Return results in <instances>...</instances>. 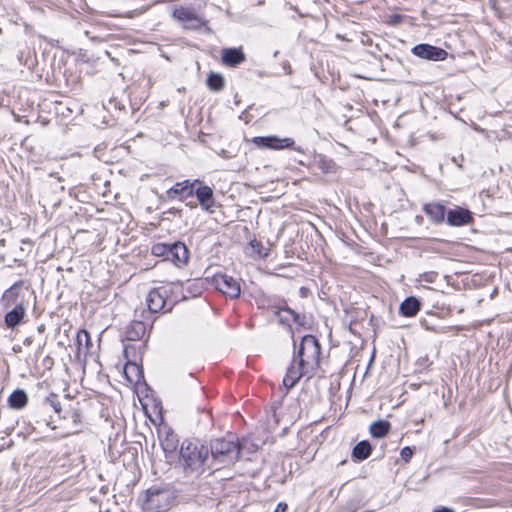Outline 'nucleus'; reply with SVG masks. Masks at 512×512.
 Returning <instances> with one entry per match:
<instances>
[{"label": "nucleus", "mask_w": 512, "mask_h": 512, "mask_svg": "<svg viewBox=\"0 0 512 512\" xmlns=\"http://www.w3.org/2000/svg\"><path fill=\"white\" fill-rule=\"evenodd\" d=\"M423 211L435 225H441L446 220L447 209L445 205L438 201L424 204Z\"/></svg>", "instance_id": "15"}, {"label": "nucleus", "mask_w": 512, "mask_h": 512, "mask_svg": "<svg viewBox=\"0 0 512 512\" xmlns=\"http://www.w3.org/2000/svg\"><path fill=\"white\" fill-rule=\"evenodd\" d=\"M2 104H3V98L0 97V107L2 106Z\"/></svg>", "instance_id": "49"}, {"label": "nucleus", "mask_w": 512, "mask_h": 512, "mask_svg": "<svg viewBox=\"0 0 512 512\" xmlns=\"http://www.w3.org/2000/svg\"><path fill=\"white\" fill-rule=\"evenodd\" d=\"M29 305L19 303L18 305H12L11 309L8 310L4 315V323L8 329L14 330L16 327L24 322L26 316V310Z\"/></svg>", "instance_id": "13"}, {"label": "nucleus", "mask_w": 512, "mask_h": 512, "mask_svg": "<svg viewBox=\"0 0 512 512\" xmlns=\"http://www.w3.org/2000/svg\"><path fill=\"white\" fill-rule=\"evenodd\" d=\"M109 104L113 105L116 109H118L120 111L125 109V106L120 104V102L117 99H111L109 101Z\"/></svg>", "instance_id": "37"}, {"label": "nucleus", "mask_w": 512, "mask_h": 512, "mask_svg": "<svg viewBox=\"0 0 512 512\" xmlns=\"http://www.w3.org/2000/svg\"><path fill=\"white\" fill-rule=\"evenodd\" d=\"M312 375L313 373L311 371L306 368L302 369L299 364L296 367L295 362L293 361L287 368L286 374L283 378V384L287 389H291L297 384L301 377L308 376V378H310Z\"/></svg>", "instance_id": "16"}, {"label": "nucleus", "mask_w": 512, "mask_h": 512, "mask_svg": "<svg viewBox=\"0 0 512 512\" xmlns=\"http://www.w3.org/2000/svg\"><path fill=\"white\" fill-rule=\"evenodd\" d=\"M474 221L473 213L461 206H455L447 210L446 222L452 227H461L472 224Z\"/></svg>", "instance_id": "11"}, {"label": "nucleus", "mask_w": 512, "mask_h": 512, "mask_svg": "<svg viewBox=\"0 0 512 512\" xmlns=\"http://www.w3.org/2000/svg\"><path fill=\"white\" fill-rule=\"evenodd\" d=\"M169 212H170V213H175V212H176V210L173 208V209H170V210H169Z\"/></svg>", "instance_id": "50"}, {"label": "nucleus", "mask_w": 512, "mask_h": 512, "mask_svg": "<svg viewBox=\"0 0 512 512\" xmlns=\"http://www.w3.org/2000/svg\"><path fill=\"white\" fill-rule=\"evenodd\" d=\"M194 195L203 211L207 213H214L216 201L214 198V191L210 186L204 184L200 180V183H197V185L194 186Z\"/></svg>", "instance_id": "9"}, {"label": "nucleus", "mask_w": 512, "mask_h": 512, "mask_svg": "<svg viewBox=\"0 0 512 512\" xmlns=\"http://www.w3.org/2000/svg\"><path fill=\"white\" fill-rule=\"evenodd\" d=\"M200 448L204 449V448H207V447L204 444H201Z\"/></svg>", "instance_id": "52"}, {"label": "nucleus", "mask_w": 512, "mask_h": 512, "mask_svg": "<svg viewBox=\"0 0 512 512\" xmlns=\"http://www.w3.org/2000/svg\"><path fill=\"white\" fill-rule=\"evenodd\" d=\"M188 292H190L193 296H198L201 294V287L196 283H189L186 288Z\"/></svg>", "instance_id": "33"}, {"label": "nucleus", "mask_w": 512, "mask_h": 512, "mask_svg": "<svg viewBox=\"0 0 512 512\" xmlns=\"http://www.w3.org/2000/svg\"><path fill=\"white\" fill-rule=\"evenodd\" d=\"M172 293V289L168 286H160L150 290L146 297V303L150 313L170 312L172 306L165 309L167 305V299Z\"/></svg>", "instance_id": "4"}, {"label": "nucleus", "mask_w": 512, "mask_h": 512, "mask_svg": "<svg viewBox=\"0 0 512 512\" xmlns=\"http://www.w3.org/2000/svg\"><path fill=\"white\" fill-rule=\"evenodd\" d=\"M8 405L13 409H23L28 403V395L23 389L14 390L8 397Z\"/></svg>", "instance_id": "24"}, {"label": "nucleus", "mask_w": 512, "mask_h": 512, "mask_svg": "<svg viewBox=\"0 0 512 512\" xmlns=\"http://www.w3.org/2000/svg\"><path fill=\"white\" fill-rule=\"evenodd\" d=\"M43 404L45 406L51 407L57 414H60L62 410L60 400L54 393H51L48 397H46Z\"/></svg>", "instance_id": "29"}, {"label": "nucleus", "mask_w": 512, "mask_h": 512, "mask_svg": "<svg viewBox=\"0 0 512 512\" xmlns=\"http://www.w3.org/2000/svg\"><path fill=\"white\" fill-rule=\"evenodd\" d=\"M210 448H244V444L235 434L228 432L225 437L211 440Z\"/></svg>", "instance_id": "18"}, {"label": "nucleus", "mask_w": 512, "mask_h": 512, "mask_svg": "<svg viewBox=\"0 0 512 512\" xmlns=\"http://www.w3.org/2000/svg\"><path fill=\"white\" fill-rule=\"evenodd\" d=\"M437 277H438V274L434 271L426 272L422 275L423 280L428 283L435 282Z\"/></svg>", "instance_id": "34"}, {"label": "nucleus", "mask_w": 512, "mask_h": 512, "mask_svg": "<svg viewBox=\"0 0 512 512\" xmlns=\"http://www.w3.org/2000/svg\"><path fill=\"white\" fill-rule=\"evenodd\" d=\"M391 429V424L387 420H378L370 425V433L374 438H382Z\"/></svg>", "instance_id": "25"}, {"label": "nucleus", "mask_w": 512, "mask_h": 512, "mask_svg": "<svg viewBox=\"0 0 512 512\" xmlns=\"http://www.w3.org/2000/svg\"><path fill=\"white\" fill-rule=\"evenodd\" d=\"M180 448H187V449H190V448H197V444L193 443V441L191 440H184L180 446Z\"/></svg>", "instance_id": "36"}, {"label": "nucleus", "mask_w": 512, "mask_h": 512, "mask_svg": "<svg viewBox=\"0 0 512 512\" xmlns=\"http://www.w3.org/2000/svg\"><path fill=\"white\" fill-rule=\"evenodd\" d=\"M44 329H45L44 325H40V326L38 327V331H39V332H43V331H44Z\"/></svg>", "instance_id": "46"}, {"label": "nucleus", "mask_w": 512, "mask_h": 512, "mask_svg": "<svg viewBox=\"0 0 512 512\" xmlns=\"http://www.w3.org/2000/svg\"><path fill=\"white\" fill-rule=\"evenodd\" d=\"M197 183H200L199 179H186L181 182H177L165 192V197L168 200L178 199L180 201H184L194 195V186H196Z\"/></svg>", "instance_id": "8"}, {"label": "nucleus", "mask_w": 512, "mask_h": 512, "mask_svg": "<svg viewBox=\"0 0 512 512\" xmlns=\"http://www.w3.org/2000/svg\"><path fill=\"white\" fill-rule=\"evenodd\" d=\"M288 506L286 503H279L275 509V512H287Z\"/></svg>", "instance_id": "39"}, {"label": "nucleus", "mask_w": 512, "mask_h": 512, "mask_svg": "<svg viewBox=\"0 0 512 512\" xmlns=\"http://www.w3.org/2000/svg\"><path fill=\"white\" fill-rule=\"evenodd\" d=\"M321 356V344L311 334L301 338L299 347L294 354V362L297 361L302 369L306 368L312 373L319 367Z\"/></svg>", "instance_id": "2"}, {"label": "nucleus", "mask_w": 512, "mask_h": 512, "mask_svg": "<svg viewBox=\"0 0 512 512\" xmlns=\"http://www.w3.org/2000/svg\"><path fill=\"white\" fill-rule=\"evenodd\" d=\"M176 491L167 485H154L144 491L140 497L144 512H166L176 502Z\"/></svg>", "instance_id": "1"}, {"label": "nucleus", "mask_w": 512, "mask_h": 512, "mask_svg": "<svg viewBox=\"0 0 512 512\" xmlns=\"http://www.w3.org/2000/svg\"><path fill=\"white\" fill-rule=\"evenodd\" d=\"M208 450H180V463L184 468H195L203 464Z\"/></svg>", "instance_id": "14"}, {"label": "nucleus", "mask_w": 512, "mask_h": 512, "mask_svg": "<svg viewBox=\"0 0 512 512\" xmlns=\"http://www.w3.org/2000/svg\"><path fill=\"white\" fill-rule=\"evenodd\" d=\"M173 17L183 24L185 29L199 30L206 25V21L199 17L192 9L186 7H178L173 11Z\"/></svg>", "instance_id": "7"}, {"label": "nucleus", "mask_w": 512, "mask_h": 512, "mask_svg": "<svg viewBox=\"0 0 512 512\" xmlns=\"http://www.w3.org/2000/svg\"><path fill=\"white\" fill-rule=\"evenodd\" d=\"M421 308V302L414 296H409L400 304L399 312L404 317H414Z\"/></svg>", "instance_id": "21"}, {"label": "nucleus", "mask_w": 512, "mask_h": 512, "mask_svg": "<svg viewBox=\"0 0 512 512\" xmlns=\"http://www.w3.org/2000/svg\"><path fill=\"white\" fill-rule=\"evenodd\" d=\"M229 450H226V452H228ZM213 454V457L214 458H218L220 455H224L225 454V451L224 450H218L217 453H212Z\"/></svg>", "instance_id": "42"}, {"label": "nucleus", "mask_w": 512, "mask_h": 512, "mask_svg": "<svg viewBox=\"0 0 512 512\" xmlns=\"http://www.w3.org/2000/svg\"><path fill=\"white\" fill-rule=\"evenodd\" d=\"M32 343H33V337L32 336H28V337H26L23 340V345L24 346H30V345H32Z\"/></svg>", "instance_id": "40"}, {"label": "nucleus", "mask_w": 512, "mask_h": 512, "mask_svg": "<svg viewBox=\"0 0 512 512\" xmlns=\"http://www.w3.org/2000/svg\"><path fill=\"white\" fill-rule=\"evenodd\" d=\"M161 448H178L177 435L170 428H163L158 431Z\"/></svg>", "instance_id": "23"}, {"label": "nucleus", "mask_w": 512, "mask_h": 512, "mask_svg": "<svg viewBox=\"0 0 512 512\" xmlns=\"http://www.w3.org/2000/svg\"><path fill=\"white\" fill-rule=\"evenodd\" d=\"M370 454L371 450H352V458L356 462L367 459Z\"/></svg>", "instance_id": "31"}, {"label": "nucleus", "mask_w": 512, "mask_h": 512, "mask_svg": "<svg viewBox=\"0 0 512 512\" xmlns=\"http://www.w3.org/2000/svg\"><path fill=\"white\" fill-rule=\"evenodd\" d=\"M170 243H156L151 248V253L156 257H161L166 260L167 253L169 252Z\"/></svg>", "instance_id": "28"}, {"label": "nucleus", "mask_w": 512, "mask_h": 512, "mask_svg": "<svg viewBox=\"0 0 512 512\" xmlns=\"http://www.w3.org/2000/svg\"><path fill=\"white\" fill-rule=\"evenodd\" d=\"M128 347L124 349L125 356L127 357Z\"/></svg>", "instance_id": "48"}, {"label": "nucleus", "mask_w": 512, "mask_h": 512, "mask_svg": "<svg viewBox=\"0 0 512 512\" xmlns=\"http://www.w3.org/2000/svg\"><path fill=\"white\" fill-rule=\"evenodd\" d=\"M433 512H454V510L447 508V507H441V508L435 509Z\"/></svg>", "instance_id": "41"}, {"label": "nucleus", "mask_w": 512, "mask_h": 512, "mask_svg": "<svg viewBox=\"0 0 512 512\" xmlns=\"http://www.w3.org/2000/svg\"><path fill=\"white\" fill-rule=\"evenodd\" d=\"M146 330V324L143 321H131L125 330L126 339L129 341H138L145 335Z\"/></svg>", "instance_id": "20"}, {"label": "nucleus", "mask_w": 512, "mask_h": 512, "mask_svg": "<svg viewBox=\"0 0 512 512\" xmlns=\"http://www.w3.org/2000/svg\"><path fill=\"white\" fill-rule=\"evenodd\" d=\"M186 205H187L188 207H190L191 209H194V208H196V207H197V203H196V202H192V201H191V202L186 203Z\"/></svg>", "instance_id": "44"}, {"label": "nucleus", "mask_w": 512, "mask_h": 512, "mask_svg": "<svg viewBox=\"0 0 512 512\" xmlns=\"http://www.w3.org/2000/svg\"><path fill=\"white\" fill-rule=\"evenodd\" d=\"M373 360H374V356L371 357L370 361H369V365H368V368L371 366V364L373 363Z\"/></svg>", "instance_id": "47"}, {"label": "nucleus", "mask_w": 512, "mask_h": 512, "mask_svg": "<svg viewBox=\"0 0 512 512\" xmlns=\"http://www.w3.org/2000/svg\"><path fill=\"white\" fill-rule=\"evenodd\" d=\"M411 51L415 56L430 61H444L448 56L443 48L428 43L418 44Z\"/></svg>", "instance_id": "10"}, {"label": "nucleus", "mask_w": 512, "mask_h": 512, "mask_svg": "<svg viewBox=\"0 0 512 512\" xmlns=\"http://www.w3.org/2000/svg\"><path fill=\"white\" fill-rule=\"evenodd\" d=\"M413 455V450H401V457L404 462H408Z\"/></svg>", "instance_id": "35"}, {"label": "nucleus", "mask_w": 512, "mask_h": 512, "mask_svg": "<svg viewBox=\"0 0 512 512\" xmlns=\"http://www.w3.org/2000/svg\"><path fill=\"white\" fill-rule=\"evenodd\" d=\"M206 85L211 91L219 92L225 86V79L221 74L211 72L207 76Z\"/></svg>", "instance_id": "26"}, {"label": "nucleus", "mask_w": 512, "mask_h": 512, "mask_svg": "<svg viewBox=\"0 0 512 512\" xmlns=\"http://www.w3.org/2000/svg\"><path fill=\"white\" fill-rule=\"evenodd\" d=\"M423 217L421 215H417L415 216V222L418 224V225H421L423 223Z\"/></svg>", "instance_id": "43"}, {"label": "nucleus", "mask_w": 512, "mask_h": 512, "mask_svg": "<svg viewBox=\"0 0 512 512\" xmlns=\"http://www.w3.org/2000/svg\"><path fill=\"white\" fill-rule=\"evenodd\" d=\"M31 294L28 287L24 286V281L19 280L4 291L1 302L6 309L19 303L29 305Z\"/></svg>", "instance_id": "3"}, {"label": "nucleus", "mask_w": 512, "mask_h": 512, "mask_svg": "<svg viewBox=\"0 0 512 512\" xmlns=\"http://www.w3.org/2000/svg\"><path fill=\"white\" fill-rule=\"evenodd\" d=\"M166 260L171 261L177 267L186 265L189 260V250L187 246L181 241L170 243Z\"/></svg>", "instance_id": "12"}, {"label": "nucleus", "mask_w": 512, "mask_h": 512, "mask_svg": "<svg viewBox=\"0 0 512 512\" xmlns=\"http://www.w3.org/2000/svg\"><path fill=\"white\" fill-rule=\"evenodd\" d=\"M353 448H372L369 441L363 440L358 442Z\"/></svg>", "instance_id": "38"}, {"label": "nucleus", "mask_w": 512, "mask_h": 512, "mask_svg": "<svg viewBox=\"0 0 512 512\" xmlns=\"http://www.w3.org/2000/svg\"><path fill=\"white\" fill-rule=\"evenodd\" d=\"M72 417H73V421L76 423L78 421L79 415L76 412H74Z\"/></svg>", "instance_id": "45"}, {"label": "nucleus", "mask_w": 512, "mask_h": 512, "mask_svg": "<svg viewBox=\"0 0 512 512\" xmlns=\"http://www.w3.org/2000/svg\"><path fill=\"white\" fill-rule=\"evenodd\" d=\"M82 340H85L86 348L88 349V346L91 345V338L89 333L86 330H81L77 333L76 342L78 345V351L81 352L82 347Z\"/></svg>", "instance_id": "30"}, {"label": "nucleus", "mask_w": 512, "mask_h": 512, "mask_svg": "<svg viewBox=\"0 0 512 512\" xmlns=\"http://www.w3.org/2000/svg\"><path fill=\"white\" fill-rule=\"evenodd\" d=\"M221 60L225 66L237 67L246 60L241 47L224 48L221 51Z\"/></svg>", "instance_id": "17"}, {"label": "nucleus", "mask_w": 512, "mask_h": 512, "mask_svg": "<svg viewBox=\"0 0 512 512\" xmlns=\"http://www.w3.org/2000/svg\"><path fill=\"white\" fill-rule=\"evenodd\" d=\"M214 287L231 299H236L241 294V285L239 280L225 273H216L212 277Z\"/></svg>", "instance_id": "6"}, {"label": "nucleus", "mask_w": 512, "mask_h": 512, "mask_svg": "<svg viewBox=\"0 0 512 512\" xmlns=\"http://www.w3.org/2000/svg\"><path fill=\"white\" fill-rule=\"evenodd\" d=\"M334 166H335V163H334L332 160L321 159V160L319 161V168H320L324 173H329V172H331Z\"/></svg>", "instance_id": "32"}, {"label": "nucleus", "mask_w": 512, "mask_h": 512, "mask_svg": "<svg viewBox=\"0 0 512 512\" xmlns=\"http://www.w3.org/2000/svg\"><path fill=\"white\" fill-rule=\"evenodd\" d=\"M253 448H259L258 444H252Z\"/></svg>", "instance_id": "51"}, {"label": "nucleus", "mask_w": 512, "mask_h": 512, "mask_svg": "<svg viewBox=\"0 0 512 512\" xmlns=\"http://www.w3.org/2000/svg\"><path fill=\"white\" fill-rule=\"evenodd\" d=\"M245 253L250 257L265 259L270 254V243L265 247L262 242L254 239L249 242L245 249Z\"/></svg>", "instance_id": "19"}, {"label": "nucleus", "mask_w": 512, "mask_h": 512, "mask_svg": "<svg viewBox=\"0 0 512 512\" xmlns=\"http://www.w3.org/2000/svg\"><path fill=\"white\" fill-rule=\"evenodd\" d=\"M253 142L261 148L273 149V150H282L285 148L292 149L299 153H304V150L300 146L295 145V141L293 138L285 137L280 138L276 135L271 136H259L253 139Z\"/></svg>", "instance_id": "5"}, {"label": "nucleus", "mask_w": 512, "mask_h": 512, "mask_svg": "<svg viewBox=\"0 0 512 512\" xmlns=\"http://www.w3.org/2000/svg\"><path fill=\"white\" fill-rule=\"evenodd\" d=\"M284 313L288 314L292 318L293 322L298 323V324H302L301 316L297 312H295L294 310H292L289 307L280 308L276 312V314L279 316L280 321L282 323H288L289 322V318L287 316H284L283 315Z\"/></svg>", "instance_id": "27"}, {"label": "nucleus", "mask_w": 512, "mask_h": 512, "mask_svg": "<svg viewBox=\"0 0 512 512\" xmlns=\"http://www.w3.org/2000/svg\"><path fill=\"white\" fill-rule=\"evenodd\" d=\"M124 374L130 383H139L143 378V368L135 362L128 361L124 367Z\"/></svg>", "instance_id": "22"}]
</instances>
